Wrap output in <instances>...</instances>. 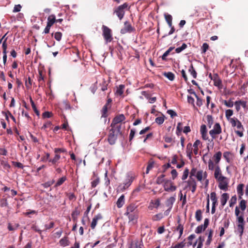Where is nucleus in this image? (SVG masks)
Here are the masks:
<instances>
[{
	"mask_svg": "<svg viewBox=\"0 0 248 248\" xmlns=\"http://www.w3.org/2000/svg\"><path fill=\"white\" fill-rule=\"evenodd\" d=\"M182 124L181 123H178V124H177V127H176V134L179 136L180 133L182 132Z\"/></svg>",
	"mask_w": 248,
	"mask_h": 248,
	"instance_id": "44",
	"label": "nucleus"
},
{
	"mask_svg": "<svg viewBox=\"0 0 248 248\" xmlns=\"http://www.w3.org/2000/svg\"><path fill=\"white\" fill-rule=\"evenodd\" d=\"M210 198L212 201V204L216 205L217 202V198L216 193L215 192H212L211 193Z\"/></svg>",
	"mask_w": 248,
	"mask_h": 248,
	"instance_id": "24",
	"label": "nucleus"
},
{
	"mask_svg": "<svg viewBox=\"0 0 248 248\" xmlns=\"http://www.w3.org/2000/svg\"><path fill=\"white\" fill-rule=\"evenodd\" d=\"M165 174H161V175L159 176L157 179H156V183L157 184H158V185H160L161 184L163 183V182H165L166 181H165V179H164V177H165Z\"/></svg>",
	"mask_w": 248,
	"mask_h": 248,
	"instance_id": "27",
	"label": "nucleus"
},
{
	"mask_svg": "<svg viewBox=\"0 0 248 248\" xmlns=\"http://www.w3.org/2000/svg\"><path fill=\"white\" fill-rule=\"evenodd\" d=\"M117 139V134H115V130L114 127H112L109 131L108 136V140L110 144L113 145L115 144Z\"/></svg>",
	"mask_w": 248,
	"mask_h": 248,
	"instance_id": "7",
	"label": "nucleus"
},
{
	"mask_svg": "<svg viewBox=\"0 0 248 248\" xmlns=\"http://www.w3.org/2000/svg\"><path fill=\"white\" fill-rule=\"evenodd\" d=\"M200 132L201 134L207 133V130L206 128V126L205 124H202L201 126Z\"/></svg>",
	"mask_w": 248,
	"mask_h": 248,
	"instance_id": "64",
	"label": "nucleus"
},
{
	"mask_svg": "<svg viewBox=\"0 0 248 248\" xmlns=\"http://www.w3.org/2000/svg\"><path fill=\"white\" fill-rule=\"evenodd\" d=\"M102 218V216L101 214H98L97 215H95L94 217L93 218L91 224V227L92 229H94L97 224V221L99 219H101Z\"/></svg>",
	"mask_w": 248,
	"mask_h": 248,
	"instance_id": "12",
	"label": "nucleus"
},
{
	"mask_svg": "<svg viewBox=\"0 0 248 248\" xmlns=\"http://www.w3.org/2000/svg\"><path fill=\"white\" fill-rule=\"evenodd\" d=\"M230 155V152H225L223 153V157L226 159V161L228 163L230 162V159L229 158Z\"/></svg>",
	"mask_w": 248,
	"mask_h": 248,
	"instance_id": "58",
	"label": "nucleus"
},
{
	"mask_svg": "<svg viewBox=\"0 0 248 248\" xmlns=\"http://www.w3.org/2000/svg\"><path fill=\"white\" fill-rule=\"evenodd\" d=\"M54 183V180H52V181H48V182H46V183H45L44 184H42V186L44 188H47V187L50 186L51 185H52Z\"/></svg>",
	"mask_w": 248,
	"mask_h": 248,
	"instance_id": "49",
	"label": "nucleus"
},
{
	"mask_svg": "<svg viewBox=\"0 0 248 248\" xmlns=\"http://www.w3.org/2000/svg\"><path fill=\"white\" fill-rule=\"evenodd\" d=\"M197 171L196 168H192L190 172L189 178H192L193 176H195L196 175Z\"/></svg>",
	"mask_w": 248,
	"mask_h": 248,
	"instance_id": "61",
	"label": "nucleus"
},
{
	"mask_svg": "<svg viewBox=\"0 0 248 248\" xmlns=\"http://www.w3.org/2000/svg\"><path fill=\"white\" fill-rule=\"evenodd\" d=\"M25 86L27 89H30L31 86V81L30 77H28V79L25 80Z\"/></svg>",
	"mask_w": 248,
	"mask_h": 248,
	"instance_id": "45",
	"label": "nucleus"
},
{
	"mask_svg": "<svg viewBox=\"0 0 248 248\" xmlns=\"http://www.w3.org/2000/svg\"><path fill=\"white\" fill-rule=\"evenodd\" d=\"M186 182L187 183L186 187H191L194 184H196V181L193 178H189V179L186 181Z\"/></svg>",
	"mask_w": 248,
	"mask_h": 248,
	"instance_id": "26",
	"label": "nucleus"
},
{
	"mask_svg": "<svg viewBox=\"0 0 248 248\" xmlns=\"http://www.w3.org/2000/svg\"><path fill=\"white\" fill-rule=\"evenodd\" d=\"M186 243L185 240L176 244L175 246H172V248H183L185 246Z\"/></svg>",
	"mask_w": 248,
	"mask_h": 248,
	"instance_id": "39",
	"label": "nucleus"
},
{
	"mask_svg": "<svg viewBox=\"0 0 248 248\" xmlns=\"http://www.w3.org/2000/svg\"><path fill=\"white\" fill-rule=\"evenodd\" d=\"M136 133V129L134 128L131 129L129 134V141H131L134 138Z\"/></svg>",
	"mask_w": 248,
	"mask_h": 248,
	"instance_id": "54",
	"label": "nucleus"
},
{
	"mask_svg": "<svg viewBox=\"0 0 248 248\" xmlns=\"http://www.w3.org/2000/svg\"><path fill=\"white\" fill-rule=\"evenodd\" d=\"M1 165L3 166V168L5 170H9L11 168V166L6 161L1 160L0 161Z\"/></svg>",
	"mask_w": 248,
	"mask_h": 248,
	"instance_id": "35",
	"label": "nucleus"
},
{
	"mask_svg": "<svg viewBox=\"0 0 248 248\" xmlns=\"http://www.w3.org/2000/svg\"><path fill=\"white\" fill-rule=\"evenodd\" d=\"M175 196L170 197L168 199L166 202V205L168 207V210L170 212L172 209L173 203L175 201Z\"/></svg>",
	"mask_w": 248,
	"mask_h": 248,
	"instance_id": "11",
	"label": "nucleus"
},
{
	"mask_svg": "<svg viewBox=\"0 0 248 248\" xmlns=\"http://www.w3.org/2000/svg\"><path fill=\"white\" fill-rule=\"evenodd\" d=\"M174 47H170L166 51L162 56V59L163 60H166V57L170 54V53L174 49Z\"/></svg>",
	"mask_w": 248,
	"mask_h": 248,
	"instance_id": "29",
	"label": "nucleus"
},
{
	"mask_svg": "<svg viewBox=\"0 0 248 248\" xmlns=\"http://www.w3.org/2000/svg\"><path fill=\"white\" fill-rule=\"evenodd\" d=\"M229 179L224 176H221L217 181L218 182V187L224 191L228 189V186L229 183Z\"/></svg>",
	"mask_w": 248,
	"mask_h": 248,
	"instance_id": "5",
	"label": "nucleus"
},
{
	"mask_svg": "<svg viewBox=\"0 0 248 248\" xmlns=\"http://www.w3.org/2000/svg\"><path fill=\"white\" fill-rule=\"evenodd\" d=\"M61 156L59 154H55V155L53 159L49 160V162H51L53 164H55L60 159Z\"/></svg>",
	"mask_w": 248,
	"mask_h": 248,
	"instance_id": "34",
	"label": "nucleus"
},
{
	"mask_svg": "<svg viewBox=\"0 0 248 248\" xmlns=\"http://www.w3.org/2000/svg\"><path fill=\"white\" fill-rule=\"evenodd\" d=\"M167 113L170 115L171 118H173L175 116H177V113L175 111L172 109H169L167 111Z\"/></svg>",
	"mask_w": 248,
	"mask_h": 248,
	"instance_id": "60",
	"label": "nucleus"
},
{
	"mask_svg": "<svg viewBox=\"0 0 248 248\" xmlns=\"http://www.w3.org/2000/svg\"><path fill=\"white\" fill-rule=\"evenodd\" d=\"M163 218V215L162 214H158L153 217V220L154 221H158L160 220L161 219Z\"/></svg>",
	"mask_w": 248,
	"mask_h": 248,
	"instance_id": "46",
	"label": "nucleus"
},
{
	"mask_svg": "<svg viewBox=\"0 0 248 248\" xmlns=\"http://www.w3.org/2000/svg\"><path fill=\"white\" fill-rule=\"evenodd\" d=\"M203 226L202 225H201L198 226L195 229V232L199 234L201 233L202 231H203Z\"/></svg>",
	"mask_w": 248,
	"mask_h": 248,
	"instance_id": "50",
	"label": "nucleus"
},
{
	"mask_svg": "<svg viewBox=\"0 0 248 248\" xmlns=\"http://www.w3.org/2000/svg\"><path fill=\"white\" fill-rule=\"evenodd\" d=\"M21 6L20 4L16 5L14 8L13 12L14 13L18 12L21 10Z\"/></svg>",
	"mask_w": 248,
	"mask_h": 248,
	"instance_id": "63",
	"label": "nucleus"
},
{
	"mask_svg": "<svg viewBox=\"0 0 248 248\" xmlns=\"http://www.w3.org/2000/svg\"><path fill=\"white\" fill-rule=\"evenodd\" d=\"M102 30L103 32L102 35L106 44L111 42L113 39V37L111 29L105 25H103Z\"/></svg>",
	"mask_w": 248,
	"mask_h": 248,
	"instance_id": "2",
	"label": "nucleus"
},
{
	"mask_svg": "<svg viewBox=\"0 0 248 248\" xmlns=\"http://www.w3.org/2000/svg\"><path fill=\"white\" fill-rule=\"evenodd\" d=\"M7 40V37L5 38V39H4V41L2 43V49H3L2 52H7V51H6L7 47V45L6 43Z\"/></svg>",
	"mask_w": 248,
	"mask_h": 248,
	"instance_id": "57",
	"label": "nucleus"
},
{
	"mask_svg": "<svg viewBox=\"0 0 248 248\" xmlns=\"http://www.w3.org/2000/svg\"><path fill=\"white\" fill-rule=\"evenodd\" d=\"M239 206L242 211H244L246 208V201L242 200L239 203Z\"/></svg>",
	"mask_w": 248,
	"mask_h": 248,
	"instance_id": "40",
	"label": "nucleus"
},
{
	"mask_svg": "<svg viewBox=\"0 0 248 248\" xmlns=\"http://www.w3.org/2000/svg\"><path fill=\"white\" fill-rule=\"evenodd\" d=\"M244 185L241 184L238 185L237 187V192L238 195H243V188Z\"/></svg>",
	"mask_w": 248,
	"mask_h": 248,
	"instance_id": "30",
	"label": "nucleus"
},
{
	"mask_svg": "<svg viewBox=\"0 0 248 248\" xmlns=\"http://www.w3.org/2000/svg\"><path fill=\"white\" fill-rule=\"evenodd\" d=\"M134 180V177L128 176L123 184L120 185L118 187V190L121 192L124 191L132 184Z\"/></svg>",
	"mask_w": 248,
	"mask_h": 248,
	"instance_id": "4",
	"label": "nucleus"
},
{
	"mask_svg": "<svg viewBox=\"0 0 248 248\" xmlns=\"http://www.w3.org/2000/svg\"><path fill=\"white\" fill-rule=\"evenodd\" d=\"M195 176L196 177V178H197V179L199 181H201L202 180V177H203L202 170L198 171L197 172L196 175Z\"/></svg>",
	"mask_w": 248,
	"mask_h": 248,
	"instance_id": "47",
	"label": "nucleus"
},
{
	"mask_svg": "<svg viewBox=\"0 0 248 248\" xmlns=\"http://www.w3.org/2000/svg\"><path fill=\"white\" fill-rule=\"evenodd\" d=\"M221 133V128L220 125L218 123H217L214 125L213 129L209 131V134L212 137V139L211 140H209V141L210 142H212L211 147L212 148L214 144L213 142V140L216 138L215 135L219 134Z\"/></svg>",
	"mask_w": 248,
	"mask_h": 248,
	"instance_id": "3",
	"label": "nucleus"
},
{
	"mask_svg": "<svg viewBox=\"0 0 248 248\" xmlns=\"http://www.w3.org/2000/svg\"><path fill=\"white\" fill-rule=\"evenodd\" d=\"M12 163L13 165H14L15 167H16L18 168L23 169L24 167V166L22 165V164L20 162L12 161Z\"/></svg>",
	"mask_w": 248,
	"mask_h": 248,
	"instance_id": "56",
	"label": "nucleus"
},
{
	"mask_svg": "<svg viewBox=\"0 0 248 248\" xmlns=\"http://www.w3.org/2000/svg\"><path fill=\"white\" fill-rule=\"evenodd\" d=\"M223 103L228 108H232L234 104L233 102L231 99L228 101L224 100Z\"/></svg>",
	"mask_w": 248,
	"mask_h": 248,
	"instance_id": "42",
	"label": "nucleus"
},
{
	"mask_svg": "<svg viewBox=\"0 0 248 248\" xmlns=\"http://www.w3.org/2000/svg\"><path fill=\"white\" fill-rule=\"evenodd\" d=\"M237 121H239L237 119L235 118H231L230 120V122L231 123L232 126V127H234L236 126Z\"/></svg>",
	"mask_w": 248,
	"mask_h": 248,
	"instance_id": "59",
	"label": "nucleus"
},
{
	"mask_svg": "<svg viewBox=\"0 0 248 248\" xmlns=\"http://www.w3.org/2000/svg\"><path fill=\"white\" fill-rule=\"evenodd\" d=\"M187 47V45L185 43H183L181 46L177 47L175 49V52L179 53Z\"/></svg>",
	"mask_w": 248,
	"mask_h": 248,
	"instance_id": "37",
	"label": "nucleus"
},
{
	"mask_svg": "<svg viewBox=\"0 0 248 248\" xmlns=\"http://www.w3.org/2000/svg\"><path fill=\"white\" fill-rule=\"evenodd\" d=\"M237 201V197L236 195H234L232 197L230 202H229V205L230 207H232L236 203Z\"/></svg>",
	"mask_w": 248,
	"mask_h": 248,
	"instance_id": "36",
	"label": "nucleus"
},
{
	"mask_svg": "<svg viewBox=\"0 0 248 248\" xmlns=\"http://www.w3.org/2000/svg\"><path fill=\"white\" fill-rule=\"evenodd\" d=\"M193 94L197 98V102L196 104L198 106L201 107L202 105V100L201 98L199 97L197 94L195 92H193Z\"/></svg>",
	"mask_w": 248,
	"mask_h": 248,
	"instance_id": "38",
	"label": "nucleus"
},
{
	"mask_svg": "<svg viewBox=\"0 0 248 248\" xmlns=\"http://www.w3.org/2000/svg\"><path fill=\"white\" fill-rule=\"evenodd\" d=\"M163 75L170 81H173L174 79L175 75L172 72H164Z\"/></svg>",
	"mask_w": 248,
	"mask_h": 248,
	"instance_id": "19",
	"label": "nucleus"
},
{
	"mask_svg": "<svg viewBox=\"0 0 248 248\" xmlns=\"http://www.w3.org/2000/svg\"><path fill=\"white\" fill-rule=\"evenodd\" d=\"M108 111L107 104L104 106L102 109V117L106 118L107 117V112Z\"/></svg>",
	"mask_w": 248,
	"mask_h": 248,
	"instance_id": "48",
	"label": "nucleus"
},
{
	"mask_svg": "<svg viewBox=\"0 0 248 248\" xmlns=\"http://www.w3.org/2000/svg\"><path fill=\"white\" fill-rule=\"evenodd\" d=\"M206 120H207V124L209 128H211L212 125L213 124L214 121L212 115H207L206 116Z\"/></svg>",
	"mask_w": 248,
	"mask_h": 248,
	"instance_id": "21",
	"label": "nucleus"
},
{
	"mask_svg": "<svg viewBox=\"0 0 248 248\" xmlns=\"http://www.w3.org/2000/svg\"><path fill=\"white\" fill-rule=\"evenodd\" d=\"M164 121V116L163 117H158L156 118L155 122L158 124H161Z\"/></svg>",
	"mask_w": 248,
	"mask_h": 248,
	"instance_id": "51",
	"label": "nucleus"
},
{
	"mask_svg": "<svg viewBox=\"0 0 248 248\" xmlns=\"http://www.w3.org/2000/svg\"><path fill=\"white\" fill-rule=\"evenodd\" d=\"M127 216L129 218V221H134L135 219H137L138 217V212L134 213H130L128 215H125Z\"/></svg>",
	"mask_w": 248,
	"mask_h": 248,
	"instance_id": "22",
	"label": "nucleus"
},
{
	"mask_svg": "<svg viewBox=\"0 0 248 248\" xmlns=\"http://www.w3.org/2000/svg\"><path fill=\"white\" fill-rule=\"evenodd\" d=\"M66 150L64 148H55L54 152L56 154H59L60 153L66 152Z\"/></svg>",
	"mask_w": 248,
	"mask_h": 248,
	"instance_id": "62",
	"label": "nucleus"
},
{
	"mask_svg": "<svg viewBox=\"0 0 248 248\" xmlns=\"http://www.w3.org/2000/svg\"><path fill=\"white\" fill-rule=\"evenodd\" d=\"M222 155L221 152L218 151L214 155L213 158L215 160V163L217 164L219 162Z\"/></svg>",
	"mask_w": 248,
	"mask_h": 248,
	"instance_id": "20",
	"label": "nucleus"
},
{
	"mask_svg": "<svg viewBox=\"0 0 248 248\" xmlns=\"http://www.w3.org/2000/svg\"><path fill=\"white\" fill-rule=\"evenodd\" d=\"M233 115V110L232 109H227L225 111L226 117L229 119L230 117Z\"/></svg>",
	"mask_w": 248,
	"mask_h": 248,
	"instance_id": "53",
	"label": "nucleus"
},
{
	"mask_svg": "<svg viewBox=\"0 0 248 248\" xmlns=\"http://www.w3.org/2000/svg\"><path fill=\"white\" fill-rule=\"evenodd\" d=\"M135 31V28L131 26L128 21H126L124 22V27L121 30L120 32L121 34H124L126 33H131Z\"/></svg>",
	"mask_w": 248,
	"mask_h": 248,
	"instance_id": "6",
	"label": "nucleus"
},
{
	"mask_svg": "<svg viewBox=\"0 0 248 248\" xmlns=\"http://www.w3.org/2000/svg\"><path fill=\"white\" fill-rule=\"evenodd\" d=\"M30 102H31V107L34 111V112L36 113V114L37 115V116H39V110L37 109L36 106H35V105L33 102V101L32 100V98L31 97H30Z\"/></svg>",
	"mask_w": 248,
	"mask_h": 248,
	"instance_id": "33",
	"label": "nucleus"
},
{
	"mask_svg": "<svg viewBox=\"0 0 248 248\" xmlns=\"http://www.w3.org/2000/svg\"><path fill=\"white\" fill-rule=\"evenodd\" d=\"M128 5L127 3L119 5L115 8L113 10V14H116L118 18L121 20L125 14V10L128 9Z\"/></svg>",
	"mask_w": 248,
	"mask_h": 248,
	"instance_id": "1",
	"label": "nucleus"
},
{
	"mask_svg": "<svg viewBox=\"0 0 248 248\" xmlns=\"http://www.w3.org/2000/svg\"><path fill=\"white\" fill-rule=\"evenodd\" d=\"M211 79L214 81V84L215 86L220 89L222 88V81L218 78L217 74H214L213 78H211Z\"/></svg>",
	"mask_w": 248,
	"mask_h": 248,
	"instance_id": "10",
	"label": "nucleus"
},
{
	"mask_svg": "<svg viewBox=\"0 0 248 248\" xmlns=\"http://www.w3.org/2000/svg\"><path fill=\"white\" fill-rule=\"evenodd\" d=\"M208 47L209 46L207 43H203L202 47V53H205L208 49Z\"/></svg>",
	"mask_w": 248,
	"mask_h": 248,
	"instance_id": "55",
	"label": "nucleus"
},
{
	"mask_svg": "<svg viewBox=\"0 0 248 248\" xmlns=\"http://www.w3.org/2000/svg\"><path fill=\"white\" fill-rule=\"evenodd\" d=\"M188 174H189V170L187 168H186L185 170L183 172V174L182 177V179L183 180H186L187 178Z\"/></svg>",
	"mask_w": 248,
	"mask_h": 248,
	"instance_id": "52",
	"label": "nucleus"
},
{
	"mask_svg": "<svg viewBox=\"0 0 248 248\" xmlns=\"http://www.w3.org/2000/svg\"><path fill=\"white\" fill-rule=\"evenodd\" d=\"M69 243V241L68 239V237L66 236L63 237L59 241L60 245L63 247L68 246Z\"/></svg>",
	"mask_w": 248,
	"mask_h": 248,
	"instance_id": "18",
	"label": "nucleus"
},
{
	"mask_svg": "<svg viewBox=\"0 0 248 248\" xmlns=\"http://www.w3.org/2000/svg\"><path fill=\"white\" fill-rule=\"evenodd\" d=\"M229 194L227 193H224L221 195L220 202L222 207H223L226 204L228 200L229 199Z\"/></svg>",
	"mask_w": 248,
	"mask_h": 248,
	"instance_id": "14",
	"label": "nucleus"
},
{
	"mask_svg": "<svg viewBox=\"0 0 248 248\" xmlns=\"http://www.w3.org/2000/svg\"><path fill=\"white\" fill-rule=\"evenodd\" d=\"M195 218L198 221H200L202 218V212L201 210H198L196 212Z\"/></svg>",
	"mask_w": 248,
	"mask_h": 248,
	"instance_id": "28",
	"label": "nucleus"
},
{
	"mask_svg": "<svg viewBox=\"0 0 248 248\" xmlns=\"http://www.w3.org/2000/svg\"><path fill=\"white\" fill-rule=\"evenodd\" d=\"M164 190L168 192L174 191L176 189V186L173 185V182L170 180H167L164 184Z\"/></svg>",
	"mask_w": 248,
	"mask_h": 248,
	"instance_id": "8",
	"label": "nucleus"
},
{
	"mask_svg": "<svg viewBox=\"0 0 248 248\" xmlns=\"http://www.w3.org/2000/svg\"><path fill=\"white\" fill-rule=\"evenodd\" d=\"M66 180L65 176H63L60 178L55 184V186L57 187L62 185Z\"/></svg>",
	"mask_w": 248,
	"mask_h": 248,
	"instance_id": "31",
	"label": "nucleus"
},
{
	"mask_svg": "<svg viewBox=\"0 0 248 248\" xmlns=\"http://www.w3.org/2000/svg\"><path fill=\"white\" fill-rule=\"evenodd\" d=\"M125 120V117L123 114H120L118 116H116L113 120L110 126L111 127H115L116 124L120 123Z\"/></svg>",
	"mask_w": 248,
	"mask_h": 248,
	"instance_id": "9",
	"label": "nucleus"
},
{
	"mask_svg": "<svg viewBox=\"0 0 248 248\" xmlns=\"http://www.w3.org/2000/svg\"><path fill=\"white\" fill-rule=\"evenodd\" d=\"M188 72L190 73L194 78H197V74L192 64L190 65L188 69Z\"/></svg>",
	"mask_w": 248,
	"mask_h": 248,
	"instance_id": "23",
	"label": "nucleus"
},
{
	"mask_svg": "<svg viewBox=\"0 0 248 248\" xmlns=\"http://www.w3.org/2000/svg\"><path fill=\"white\" fill-rule=\"evenodd\" d=\"M138 210L137 209V206L133 204H131L127 207L126 212L124 215H128L130 213H137Z\"/></svg>",
	"mask_w": 248,
	"mask_h": 248,
	"instance_id": "13",
	"label": "nucleus"
},
{
	"mask_svg": "<svg viewBox=\"0 0 248 248\" xmlns=\"http://www.w3.org/2000/svg\"><path fill=\"white\" fill-rule=\"evenodd\" d=\"M7 200L5 198H3L0 200V206L2 207H6L8 206Z\"/></svg>",
	"mask_w": 248,
	"mask_h": 248,
	"instance_id": "41",
	"label": "nucleus"
},
{
	"mask_svg": "<svg viewBox=\"0 0 248 248\" xmlns=\"http://www.w3.org/2000/svg\"><path fill=\"white\" fill-rule=\"evenodd\" d=\"M221 176H223L221 174V171L220 169V167L218 165L217 166L215 169L214 172V177L215 179L217 180L219 179V178L221 177Z\"/></svg>",
	"mask_w": 248,
	"mask_h": 248,
	"instance_id": "15",
	"label": "nucleus"
},
{
	"mask_svg": "<svg viewBox=\"0 0 248 248\" xmlns=\"http://www.w3.org/2000/svg\"><path fill=\"white\" fill-rule=\"evenodd\" d=\"M117 206L118 208H121L124 204V196L122 195L117 201Z\"/></svg>",
	"mask_w": 248,
	"mask_h": 248,
	"instance_id": "17",
	"label": "nucleus"
},
{
	"mask_svg": "<svg viewBox=\"0 0 248 248\" xmlns=\"http://www.w3.org/2000/svg\"><path fill=\"white\" fill-rule=\"evenodd\" d=\"M19 227V225L18 224H16L14 226H13L11 223H8V229L10 231H14L18 228Z\"/></svg>",
	"mask_w": 248,
	"mask_h": 248,
	"instance_id": "43",
	"label": "nucleus"
},
{
	"mask_svg": "<svg viewBox=\"0 0 248 248\" xmlns=\"http://www.w3.org/2000/svg\"><path fill=\"white\" fill-rule=\"evenodd\" d=\"M124 85L123 84H121L117 88L116 91V93L119 95H122L124 93Z\"/></svg>",
	"mask_w": 248,
	"mask_h": 248,
	"instance_id": "25",
	"label": "nucleus"
},
{
	"mask_svg": "<svg viewBox=\"0 0 248 248\" xmlns=\"http://www.w3.org/2000/svg\"><path fill=\"white\" fill-rule=\"evenodd\" d=\"M52 36H53L54 38L58 41H61L62 37V33L61 32H56L54 34V33H52Z\"/></svg>",
	"mask_w": 248,
	"mask_h": 248,
	"instance_id": "32",
	"label": "nucleus"
},
{
	"mask_svg": "<svg viewBox=\"0 0 248 248\" xmlns=\"http://www.w3.org/2000/svg\"><path fill=\"white\" fill-rule=\"evenodd\" d=\"M56 21L55 16L54 15H51L47 18V25L51 27Z\"/></svg>",
	"mask_w": 248,
	"mask_h": 248,
	"instance_id": "16",
	"label": "nucleus"
}]
</instances>
